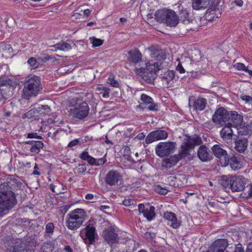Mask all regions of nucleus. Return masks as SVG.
Segmentation results:
<instances>
[{
  "label": "nucleus",
  "mask_w": 252,
  "mask_h": 252,
  "mask_svg": "<svg viewBox=\"0 0 252 252\" xmlns=\"http://www.w3.org/2000/svg\"><path fill=\"white\" fill-rule=\"evenodd\" d=\"M9 187L8 183L6 182L0 185V216L17 203L15 196Z\"/></svg>",
  "instance_id": "1"
},
{
  "label": "nucleus",
  "mask_w": 252,
  "mask_h": 252,
  "mask_svg": "<svg viewBox=\"0 0 252 252\" xmlns=\"http://www.w3.org/2000/svg\"><path fill=\"white\" fill-rule=\"evenodd\" d=\"M219 183L224 188L230 189L232 192L243 191L248 184V180L242 176L236 175L229 177L223 175L219 180Z\"/></svg>",
  "instance_id": "2"
},
{
  "label": "nucleus",
  "mask_w": 252,
  "mask_h": 252,
  "mask_svg": "<svg viewBox=\"0 0 252 252\" xmlns=\"http://www.w3.org/2000/svg\"><path fill=\"white\" fill-rule=\"evenodd\" d=\"M145 67L136 68L135 72L143 81L148 84H151L157 77V72L160 69L161 63H144Z\"/></svg>",
  "instance_id": "3"
},
{
  "label": "nucleus",
  "mask_w": 252,
  "mask_h": 252,
  "mask_svg": "<svg viewBox=\"0 0 252 252\" xmlns=\"http://www.w3.org/2000/svg\"><path fill=\"white\" fill-rule=\"evenodd\" d=\"M42 89L41 81L39 77L29 76L26 79L24 84L23 96L27 99L35 96L39 93Z\"/></svg>",
  "instance_id": "4"
},
{
  "label": "nucleus",
  "mask_w": 252,
  "mask_h": 252,
  "mask_svg": "<svg viewBox=\"0 0 252 252\" xmlns=\"http://www.w3.org/2000/svg\"><path fill=\"white\" fill-rule=\"evenodd\" d=\"M155 15L158 22L163 23L170 27H175L179 23L177 14L170 9H158L156 12Z\"/></svg>",
  "instance_id": "5"
},
{
  "label": "nucleus",
  "mask_w": 252,
  "mask_h": 252,
  "mask_svg": "<svg viewBox=\"0 0 252 252\" xmlns=\"http://www.w3.org/2000/svg\"><path fill=\"white\" fill-rule=\"evenodd\" d=\"M86 218L84 210L77 208L70 212L67 215L66 226L70 230L77 229L82 224Z\"/></svg>",
  "instance_id": "6"
},
{
  "label": "nucleus",
  "mask_w": 252,
  "mask_h": 252,
  "mask_svg": "<svg viewBox=\"0 0 252 252\" xmlns=\"http://www.w3.org/2000/svg\"><path fill=\"white\" fill-rule=\"evenodd\" d=\"M201 143V139L198 136L189 137L185 139L181 146V150L178 155L180 158H191V155L190 154L191 150H192L195 146L199 145Z\"/></svg>",
  "instance_id": "7"
},
{
  "label": "nucleus",
  "mask_w": 252,
  "mask_h": 252,
  "mask_svg": "<svg viewBox=\"0 0 252 252\" xmlns=\"http://www.w3.org/2000/svg\"><path fill=\"white\" fill-rule=\"evenodd\" d=\"M32 239L26 236L22 239H16L13 240V250H7V252H33L31 248Z\"/></svg>",
  "instance_id": "8"
},
{
  "label": "nucleus",
  "mask_w": 252,
  "mask_h": 252,
  "mask_svg": "<svg viewBox=\"0 0 252 252\" xmlns=\"http://www.w3.org/2000/svg\"><path fill=\"white\" fill-rule=\"evenodd\" d=\"M229 111L223 107L217 108L212 118V121L218 127H222L229 120Z\"/></svg>",
  "instance_id": "9"
},
{
  "label": "nucleus",
  "mask_w": 252,
  "mask_h": 252,
  "mask_svg": "<svg viewBox=\"0 0 252 252\" xmlns=\"http://www.w3.org/2000/svg\"><path fill=\"white\" fill-rule=\"evenodd\" d=\"M90 107L86 102L76 104L70 109V114L73 118L82 120L85 119L89 115Z\"/></svg>",
  "instance_id": "10"
},
{
  "label": "nucleus",
  "mask_w": 252,
  "mask_h": 252,
  "mask_svg": "<svg viewBox=\"0 0 252 252\" xmlns=\"http://www.w3.org/2000/svg\"><path fill=\"white\" fill-rule=\"evenodd\" d=\"M176 143L171 141L159 143L156 148V154L160 158L172 154L176 148Z\"/></svg>",
  "instance_id": "11"
},
{
  "label": "nucleus",
  "mask_w": 252,
  "mask_h": 252,
  "mask_svg": "<svg viewBox=\"0 0 252 252\" xmlns=\"http://www.w3.org/2000/svg\"><path fill=\"white\" fill-rule=\"evenodd\" d=\"M222 147V145L216 144L212 147V151L215 157L219 159L221 165L226 166L229 164L230 156Z\"/></svg>",
  "instance_id": "12"
},
{
  "label": "nucleus",
  "mask_w": 252,
  "mask_h": 252,
  "mask_svg": "<svg viewBox=\"0 0 252 252\" xmlns=\"http://www.w3.org/2000/svg\"><path fill=\"white\" fill-rule=\"evenodd\" d=\"M118 229L116 227L110 226L105 229L103 232V237L109 245H112L119 242Z\"/></svg>",
  "instance_id": "13"
},
{
  "label": "nucleus",
  "mask_w": 252,
  "mask_h": 252,
  "mask_svg": "<svg viewBox=\"0 0 252 252\" xmlns=\"http://www.w3.org/2000/svg\"><path fill=\"white\" fill-rule=\"evenodd\" d=\"M248 135H244L241 131L238 133V135L235 140L234 149L239 153H244L248 146Z\"/></svg>",
  "instance_id": "14"
},
{
  "label": "nucleus",
  "mask_w": 252,
  "mask_h": 252,
  "mask_svg": "<svg viewBox=\"0 0 252 252\" xmlns=\"http://www.w3.org/2000/svg\"><path fill=\"white\" fill-rule=\"evenodd\" d=\"M106 154L102 158L96 159L90 156L87 149L85 150L79 156L80 158L84 160H86L92 165L100 166L104 164L106 161Z\"/></svg>",
  "instance_id": "15"
},
{
  "label": "nucleus",
  "mask_w": 252,
  "mask_h": 252,
  "mask_svg": "<svg viewBox=\"0 0 252 252\" xmlns=\"http://www.w3.org/2000/svg\"><path fill=\"white\" fill-rule=\"evenodd\" d=\"M168 137L167 131L158 129L150 132L146 137L145 142L146 144H149L154 141L165 139Z\"/></svg>",
  "instance_id": "16"
},
{
  "label": "nucleus",
  "mask_w": 252,
  "mask_h": 252,
  "mask_svg": "<svg viewBox=\"0 0 252 252\" xmlns=\"http://www.w3.org/2000/svg\"><path fill=\"white\" fill-rule=\"evenodd\" d=\"M228 245V242L227 239H219L211 245L208 251L209 252H224Z\"/></svg>",
  "instance_id": "17"
},
{
  "label": "nucleus",
  "mask_w": 252,
  "mask_h": 252,
  "mask_svg": "<svg viewBox=\"0 0 252 252\" xmlns=\"http://www.w3.org/2000/svg\"><path fill=\"white\" fill-rule=\"evenodd\" d=\"M229 120L227 122V125L235 127L242 125L243 117L241 115L239 114L235 111H229Z\"/></svg>",
  "instance_id": "18"
},
{
  "label": "nucleus",
  "mask_w": 252,
  "mask_h": 252,
  "mask_svg": "<svg viewBox=\"0 0 252 252\" xmlns=\"http://www.w3.org/2000/svg\"><path fill=\"white\" fill-rule=\"evenodd\" d=\"M198 158L203 162L210 161L213 158L212 151H211L205 145H201L197 151Z\"/></svg>",
  "instance_id": "19"
},
{
  "label": "nucleus",
  "mask_w": 252,
  "mask_h": 252,
  "mask_svg": "<svg viewBox=\"0 0 252 252\" xmlns=\"http://www.w3.org/2000/svg\"><path fill=\"white\" fill-rule=\"evenodd\" d=\"M149 50L151 51L150 55L153 60L161 61L166 58L165 52L158 46H152L149 47Z\"/></svg>",
  "instance_id": "20"
},
{
  "label": "nucleus",
  "mask_w": 252,
  "mask_h": 252,
  "mask_svg": "<svg viewBox=\"0 0 252 252\" xmlns=\"http://www.w3.org/2000/svg\"><path fill=\"white\" fill-rule=\"evenodd\" d=\"M85 231V238L84 240L86 243L89 245L93 244L95 242L96 235L95 228L90 225H87L84 229Z\"/></svg>",
  "instance_id": "21"
},
{
  "label": "nucleus",
  "mask_w": 252,
  "mask_h": 252,
  "mask_svg": "<svg viewBox=\"0 0 252 252\" xmlns=\"http://www.w3.org/2000/svg\"><path fill=\"white\" fill-rule=\"evenodd\" d=\"M220 135L222 139L227 143L232 142L233 136V131L231 126L225 125L220 131Z\"/></svg>",
  "instance_id": "22"
},
{
  "label": "nucleus",
  "mask_w": 252,
  "mask_h": 252,
  "mask_svg": "<svg viewBox=\"0 0 252 252\" xmlns=\"http://www.w3.org/2000/svg\"><path fill=\"white\" fill-rule=\"evenodd\" d=\"M179 21H181L184 24H188L190 22L189 15V13L187 8H185L181 4L178 6Z\"/></svg>",
  "instance_id": "23"
},
{
  "label": "nucleus",
  "mask_w": 252,
  "mask_h": 252,
  "mask_svg": "<svg viewBox=\"0 0 252 252\" xmlns=\"http://www.w3.org/2000/svg\"><path fill=\"white\" fill-rule=\"evenodd\" d=\"M23 144L30 145L31 146L30 149L32 153L38 154L40 150L44 147L43 143L41 141L38 140H29L22 142Z\"/></svg>",
  "instance_id": "24"
},
{
  "label": "nucleus",
  "mask_w": 252,
  "mask_h": 252,
  "mask_svg": "<svg viewBox=\"0 0 252 252\" xmlns=\"http://www.w3.org/2000/svg\"><path fill=\"white\" fill-rule=\"evenodd\" d=\"M193 98L192 100L193 101V103L192 107L193 109L196 111H199L204 110L207 104V99L201 97H199L198 98L193 97Z\"/></svg>",
  "instance_id": "25"
},
{
  "label": "nucleus",
  "mask_w": 252,
  "mask_h": 252,
  "mask_svg": "<svg viewBox=\"0 0 252 252\" xmlns=\"http://www.w3.org/2000/svg\"><path fill=\"white\" fill-rule=\"evenodd\" d=\"M165 220L171 222L170 226L176 229L180 226V223L177 220L176 215L171 212H166L163 215Z\"/></svg>",
  "instance_id": "26"
},
{
  "label": "nucleus",
  "mask_w": 252,
  "mask_h": 252,
  "mask_svg": "<svg viewBox=\"0 0 252 252\" xmlns=\"http://www.w3.org/2000/svg\"><path fill=\"white\" fill-rule=\"evenodd\" d=\"M129 57L128 61L134 63H140L142 61V54L139 50L135 49L133 50L129 51L128 52Z\"/></svg>",
  "instance_id": "27"
},
{
  "label": "nucleus",
  "mask_w": 252,
  "mask_h": 252,
  "mask_svg": "<svg viewBox=\"0 0 252 252\" xmlns=\"http://www.w3.org/2000/svg\"><path fill=\"white\" fill-rule=\"evenodd\" d=\"M176 72L173 70H167L163 75H161L160 78L162 81L165 82L167 85H171L173 81L175 79Z\"/></svg>",
  "instance_id": "28"
},
{
  "label": "nucleus",
  "mask_w": 252,
  "mask_h": 252,
  "mask_svg": "<svg viewBox=\"0 0 252 252\" xmlns=\"http://www.w3.org/2000/svg\"><path fill=\"white\" fill-rule=\"evenodd\" d=\"M211 1L212 0H193L192 8L196 10L204 9L208 7Z\"/></svg>",
  "instance_id": "29"
},
{
  "label": "nucleus",
  "mask_w": 252,
  "mask_h": 252,
  "mask_svg": "<svg viewBox=\"0 0 252 252\" xmlns=\"http://www.w3.org/2000/svg\"><path fill=\"white\" fill-rule=\"evenodd\" d=\"M140 100L145 104H150L148 107L150 110L155 111L158 110V105L154 103L153 99L147 94H142L140 97Z\"/></svg>",
  "instance_id": "30"
},
{
  "label": "nucleus",
  "mask_w": 252,
  "mask_h": 252,
  "mask_svg": "<svg viewBox=\"0 0 252 252\" xmlns=\"http://www.w3.org/2000/svg\"><path fill=\"white\" fill-rule=\"evenodd\" d=\"M51 47L54 48L55 50H60L63 51H69L72 49L71 45L63 40H61Z\"/></svg>",
  "instance_id": "31"
},
{
  "label": "nucleus",
  "mask_w": 252,
  "mask_h": 252,
  "mask_svg": "<svg viewBox=\"0 0 252 252\" xmlns=\"http://www.w3.org/2000/svg\"><path fill=\"white\" fill-rule=\"evenodd\" d=\"M120 179L119 174H106L105 181L107 185L112 186L117 184Z\"/></svg>",
  "instance_id": "32"
},
{
  "label": "nucleus",
  "mask_w": 252,
  "mask_h": 252,
  "mask_svg": "<svg viewBox=\"0 0 252 252\" xmlns=\"http://www.w3.org/2000/svg\"><path fill=\"white\" fill-rule=\"evenodd\" d=\"M231 168L234 171H237L241 168L242 166V161L238 160L236 157H230L229 163Z\"/></svg>",
  "instance_id": "33"
},
{
  "label": "nucleus",
  "mask_w": 252,
  "mask_h": 252,
  "mask_svg": "<svg viewBox=\"0 0 252 252\" xmlns=\"http://www.w3.org/2000/svg\"><path fill=\"white\" fill-rule=\"evenodd\" d=\"M179 159L180 158L178 155L170 157V158L166 159L163 162V165L165 166L166 167H170L175 165L179 161Z\"/></svg>",
  "instance_id": "34"
},
{
  "label": "nucleus",
  "mask_w": 252,
  "mask_h": 252,
  "mask_svg": "<svg viewBox=\"0 0 252 252\" xmlns=\"http://www.w3.org/2000/svg\"><path fill=\"white\" fill-rule=\"evenodd\" d=\"M155 208L154 206H150L149 208H146L143 215L148 220H151L155 217Z\"/></svg>",
  "instance_id": "35"
},
{
  "label": "nucleus",
  "mask_w": 252,
  "mask_h": 252,
  "mask_svg": "<svg viewBox=\"0 0 252 252\" xmlns=\"http://www.w3.org/2000/svg\"><path fill=\"white\" fill-rule=\"evenodd\" d=\"M167 182L170 186L175 188L181 187L183 185L182 181L175 176H170L167 179Z\"/></svg>",
  "instance_id": "36"
},
{
  "label": "nucleus",
  "mask_w": 252,
  "mask_h": 252,
  "mask_svg": "<svg viewBox=\"0 0 252 252\" xmlns=\"http://www.w3.org/2000/svg\"><path fill=\"white\" fill-rule=\"evenodd\" d=\"M36 108L38 116L48 115L51 111V109L48 105H41Z\"/></svg>",
  "instance_id": "37"
},
{
  "label": "nucleus",
  "mask_w": 252,
  "mask_h": 252,
  "mask_svg": "<svg viewBox=\"0 0 252 252\" xmlns=\"http://www.w3.org/2000/svg\"><path fill=\"white\" fill-rule=\"evenodd\" d=\"M107 83L115 88H120L121 86L120 82L115 79L114 75L113 73L109 74Z\"/></svg>",
  "instance_id": "38"
},
{
  "label": "nucleus",
  "mask_w": 252,
  "mask_h": 252,
  "mask_svg": "<svg viewBox=\"0 0 252 252\" xmlns=\"http://www.w3.org/2000/svg\"><path fill=\"white\" fill-rule=\"evenodd\" d=\"M55 227L53 222H48L45 225V234L46 236L50 237L53 234Z\"/></svg>",
  "instance_id": "39"
},
{
  "label": "nucleus",
  "mask_w": 252,
  "mask_h": 252,
  "mask_svg": "<svg viewBox=\"0 0 252 252\" xmlns=\"http://www.w3.org/2000/svg\"><path fill=\"white\" fill-rule=\"evenodd\" d=\"M55 248L52 242L44 243L41 247L43 252H52Z\"/></svg>",
  "instance_id": "40"
},
{
  "label": "nucleus",
  "mask_w": 252,
  "mask_h": 252,
  "mask_svg": "<svg viewBox=\"0 0 252 252\" xmlns=\"http://www.w3.org/2000/svg\"><path fill=\"white\" fill-rule=\"evenodd\" d=\"M37 111H36V108H34L29 110L25 114H24L23 118L24 119L25 118H27L29 119L34 118L38 116Z\"/></svg>",
  "instance_id": "41"
},
{
  "label": "nucleus",
  "mask_w": 252,
  "mask_h": 252,
  "mask_svg": "<svg viewBox=\"0 0 252 252\" xmlns=\"http://www.w3.org/2000/svg\"><path fill=\"white\" fill-rule=\"evenodd\" d=\"M89 40L93 44V47H94L100 46L103 43V40L96 38L94 37H90Z\"/></svg>",
  "instance_id": "42"
},
{
  "label": "nucleus",
  "mask_w": 252,
  "mask_h": 252,
  "mask_svg": "<svg viewBox=\"0 0 252 252\" xmlns=\"http://www.w3.org/2000/svg\"><path fill=\"white\" fill-rule=\"evenodd\" d=\"M97 90L101 91L100 94H102V96L104 98H108L110 96L109 93L110 89L108 87H98Z\"/></svg>",
  "instance_id": "43"
},
{
  "label": "nucleus",
  "mask_w": 252,
  "mask_h": 252,
  "mask_svg": "<svg viewBox=\"0 0 252 252\" xmlns=\"http://www.w3.org/2000/svg\"><path fill=\"white\" fill-rule=\"evenodd\" d=\"M92 136L88 135L81 136L79 138L80 144L82 145L87 142L91 141L92 140Z\"/></svg>",
  "instance_id": "44"
},
{
  "label": "nucleus",
  "mask_w": 252,
  "mask_h": 252,
  "mask_svg": "<svg viewBox=\"0 0 252 252\" xmlns=\"http://www.w3.org/2000/svg\"><path fill=\"white\" fill-rule=\"evenodd\" d=\"M28 63L30 64L31 67L33 69L36 68L38 66V63L36 59L34 58H30L28 61Z\"/></svg>",
  "instance_id": "45"
},
{
  "label": "nucleus",
  "mask_w": 252,
  "mask_h": 252,
  "mask_svg": "<svg viewBox=\"0 0 252 252\" xmlns=\"http://www.w3.org/2000/svg\"><path fill=\"white\" fill-rule=\"evenodd\" d=\"M233 67L237 70L245 71L247 67L245 65L241 63H237L233 65Z\"/></svg>",
  "instance_id": "46"
},
{
  "label": "nucleus",
  "mask_w": 252,
  "mask_h": 252,
  "mask_svg": "<svg viewBox=\"0 0 252 252\" xmlns=\"http://www.w3.org/2000/svg\"><path fill=\"white\" fill-rule=\"evenodd\" d=\"M27 138H35L37 139H43V137L41 136L38 135L36 132L28 133L26 135Z\"/></svg>",
  "instance_id": "47"
},
{
  "label": "nucleus",
  "mask_w": 252,
  "mask_h": 252,
  "mask_svg": "<svg viewBox=\"0 0 252 252\" xmlns=\"http://www.w3.org/2000/svg\"><path fill=\"white\" fill-rule=\"evenodd\" d=\"M214 124L213 121H208L203 124V127L207 130H211L214 128Z\"/></svg>",
  "instance_id": "48"
},
{
  "label": "nucleus",
  "mask_w": 252,
  "mask_h": 252,
  "mask_svg": "<svg viewBox=\"0 0 252 252\" xmlns=\"http://www.w3.org/2000/svg\"><path fill=\"white\" fill-rule=\"evenodd\" d=\"M240 97L246 103L252 104V97L251 96L242 94L241 95Z\"/></svg>",
  "instance_id": "49"
},
{
  "label": "nucleus",
  "mask_w": 252,
  "mask_h": 252,
  "mask_svg": "<svg viewBox=\"0 0 252 252\" xmlns=\"http://www.w3.org/2000/svg\"><path fill=\"white\" fill-rule=\"evenodd\" d=\"M155 189L157 192L163 195H165L168 192V190L166 189L162 188L160 186H156Z\"/></svg>",
  "instance_id": "50"
},
{
  "label": "nucleus",
  "mask_w": 252,
  "mask_h": 252,
  "mask_svg": "<svg viewBox=\"0 0 252 252\" xmlns=\"http://www.w3.org/2000/svg\"><path fill=\"white\" fill-rule=\"evenodd\" d=\"M155 234L151 232L145 233L144 237L149 241H152L155 238Z\"/></svg>",
  "instance_id": "51"
},
{
  "label": "nucleus",
  "mask_w": 252,
  "mask_h": 252,
  "mask_svg": "<svg viewBox=\"0 0 252 252\" xmlns=\"http://www.w3.org/2000/svg\"><path fill=\"white\" fill-rule=\"evenodd\" d=\"M134 203V200L130 198H126L123 201V204L126 206H130L133 205Z\"/></svg>",
  "instance_id": "52"
},
{
  "label": "nucleus",
  "mask_w": 252,
  "mask_h": 252,
  "mask_svg": "<svg viewBox=\"0 0 252 252\" xmlns=\"http://www.w3.org/2000/svg\"><path fill=\"white\" fill-rule=\"evenodd\" d=\"M78 144H80L79 138L75 139L72 140L71 141H70L68 143L67 147L69 148H72L74 146L77 145Z\"/></svg>",
  "instance_id": "53"
},
{
  "label": "nucleus",
  "mask_w": 252,
  "mask_h": 252,
  "mask_svg": "<svg viewBox=\"0 0 252 252\" xmlns=\"http://www.w3.org/2000/svg\"><path fill=\"white\" fill-rule=\"evenodd\" d=\"M247 188L248 189V190L247 191L248 193V197H250L252 196V184H248L247 186Z\"/></svg>",
  "instance_id": "54"
},
{
  "label": "nucleus",
  "mask_w": 252,
  "mask_h": 252,
  "mask_svg": "<svg viewBox=\"0 0 252 252\" xmlns=\"http://www.w3.org/2000/svg\"><path fill=\"white\" fill-rule=\"evenodd\" d=\"M176 69L178 70L180 73H183L185 72V70L184 67L182 66V64L179 63L176 67Z\"/></svg>",
  "instance_id": "55"
},
{
  "label": "nucleus",
  "mask_w": 252,
  "mask_h": 252,
  "mask_svg": "<svg viewBox=\"0 0 252 252\" xmlns=\"http://www.w3.org/2000/svg\"><path fill=\"white\" fill-rule=\"evenodd\" d=\"M234 252H244V249L241 244L237 245Z\"/></svg>",
  "instance_id": "56"
},
{
  "label": "nucleus",
  "mask_w": 252,
  "mask_h": 252,
  "mask_svg": "<svg viewBox=\"0 0 252 252\" xmlns=\"http://www.w3.org/2000/svg\"><path fill=\"white\" fill-rule=\"evenodd\" d=\"M138 210L140 213H142L144 214L145 211H146V209L145 208V206L143 204H140L138 205Z\"/></svg>",
  "instance_id": "57"
},
{
  "label": "nucleus",
  "mask_w": 252,
  "mask_h": 252,
  "mask_svg": "<svg viewBox=\"0 0 252 252\" xmlns=\"http://www.w3.org/2000/svg\"><path fill=\"white\" fill-rule=\"evenodd\" d=\"M197 73L193 71L191 72H187V76L189 78H193L196 76Z\"/></svg>",
  "instance_id": "58"
},
{
  "label": "nucleus",
  "mask_w": 252,
  "mask_h": 252,
  "mask_svg": "<svg viewBox=\"0 0 252 252\" xmlns=\"http://www.w3.org/2000/svg\"><path fill=\"white\" fill-rule=\"evenodd\" d=\"M233 2L236 6H242L243 5V1L242 0H234Z\"/></svg>",
  "instance_id": "59"
},
{
  "label": "nucleus",
  "mask_w": 252,
  "mask_h": 252,
  "mask_svg": "<svg viewBox=\"0 0 252 252\" xmlns=\"http://www.w3.org/2000/svg\"><path fill=\"white\" fill-rule=\"evenodd\" d=\"M9 179L10 180H13V182L15 183L16 180L15 179L14 176L13 175L8 174L7 175V180Z\"/></svg>",
  "instance_id": "60"
},
{
  "label": "nucleus",
  "mask_w": 252,
  "mask_h": 252,
  "mask_svg": "<svg viewBox=\"0 0 252 252\" xmlns=\"http://www.w3.org/2000/svg\"><path fill=\"white\" fill-rule=\"evenodd\" d=\"M63 250L66 252H72V249L69 246H65Z\"/></svg>",
  "instance_id": "61"
},
{
  "label": "nucleus",
  "mask_w": 252,
  "mask_h": 252,
  "mask_svg": "<svg viewBox=\"0 0 252 252\" xmlns=\"http://www.w3.org/2000/svg\"><path fill=\"white\" fill-rule=\"evenodd\" d=\"M136 137L139 139V140H142L143 139H144V138L145 137V135L143 133H139Z\"/></svg>",
  "instance_id": "62"
},
{
  "label": "nucleus",
  "mask_w": 252,
  "mask_h": 252,
  "mask_svg": "<svg viewBox=\"0 0 252 252\" xmlns=\"http://www.w3.org/2000/svg\"><path fill=\"white\" fill-rule=\"evenodd\" d=\"M99 209L102 211H104L105 210L109 209L110 207L107 205H101L100 206Z\"/></svg>",
  "instance_id": "63"
},
{
  "label": "nucleus",
  "mask_w": 252,
  "mask_h": 252,
  "mask_svg": "<svg viewBox=\"0 0 252 252\" xmlns=\"http://www.w3.org/2000/svg\"><path fill=\"white\" fill-rule=\"evenodd\" d=\"M246 252H252V244L248 245Z\"/></svg>",
  "instance_id": "64"
}]
</instances>
